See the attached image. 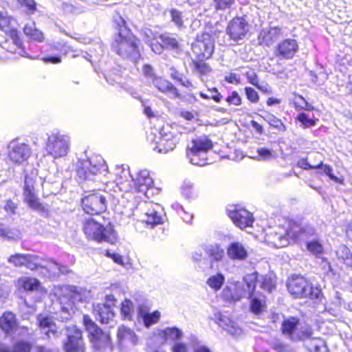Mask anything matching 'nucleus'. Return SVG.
<instances>
[{"label": "nucleus", "mask_w": 352, "mask_h": 352, "mask_svg": "<svg viewBox=\"0 0 352 352\" xmlns=\"http://www.w3.org/2000/svg\"><path fill=\"white\" fill-rule=\"evenodd\" d=\"M32 345L26 341L21 340L16 342L13 347L12 352H30Z\"/></svg>", "instance_id": "obj_55"}, {"label": "nucleus", "mask_w": 352, "mask_h": 352, "mask_svg": "<svg viewBox=\"0 0 352 352\" xmlns=\"http://www.w3.org/2000/svg\"><path fill=\"white\" fill-rule=\"evenodd\" d=\"M256 283L260 284V287L269 292H272V289L275 288V283L273 279L267 275H259L258 274V279Z\"/></svg>", "instance_id": "obj_45"}, {"label": "nucleus", "mask_w": 352, "mask_h": 352, "mask_svg": "<svg viewBox=\"0 0 352 352\" xmlns=\"http://www.w3.org/2000/svg\"><path fill=\"white\" fill-rule=\"evenodd\" d=\"M138 39L125 27L120 28L112 43L113 50L123 58L136 63L140 58Z\"/></svg>", "instance_id": "obj_1"}, {"label": "nucleus", "mask_w": 352, "mask_h": 352, "mask_svg": "<svg viewBox=\"0 0 352 352\" xmlns=\"http://www.w3.org/2000/svg\"><path fill=\"white\" fill-rule=\"evenodd\" d=\"M41 265L38 267L45 269L47 271L49 276H58L60 273H65L64 267L54 261H44L41 258Z\"/></svg>", "instance_id": "obj_35"}, {"label": "nucleus", "mask_w": 352, "mask_h": 352, "mask_svg": "<svg viewBox=\"0 0 352 352\" xmlns=\"http://www.w3.org/2000/svg\"><path fill=\"white\" fill-rule=\"evenodd\" d=\"M204 59L199 60H192L194 70L201 75L209 73L211 70L210 66L203 61Z\"/></svg>", "instance_id": "obj_51"}, {"label": "nucleus", "mask_w": 352, "mask_h": 352, "mask_svg": "<svg viewBox=\"0 0 352 352\" xmlns=\"http://www.w3.org/2000/svg\"><path fill=\"white\" fill-rule=\"evenodd\" d=\"M299 319L295 317H289L285 319L282 323V332L283 335L294 342L303 340L310 338L313 330L310 326L305 325L299 327Z\"/></svg>", "instance_id": "obj_7"}, {"label": "nucleus", "mask_w": 352, "mask_h": 352, "mask_svg": "<svg viewBox=\"0 0 352 352\" xmlns=\"http://www.w3.org/2000/svg\"><path fill=\"white\" fill-rule=\"evenodd\" d=\"M109 195L107 192H96L85 196L81 199L83 210L89 214H98L106 210L107 199Z\"/></svg>", "instance_id": "obj_10"}, {"label": "nucleus", "mask_w": 352, "mask_h": 352, "mask_svg": "<svg viewBox=\"0 0 352 352\" xmlns=\"http://www.w3.org/2000/svg\"><path fill=\"white\" fill-rule=\"evenodd\" d=\"M191 342L192 344L193 352H212V351L206 345H195L199 343L198 338L195 336L191 337Z\"/></svg>", "instance_id": "obj_61"}, {"label": "nucleus", "mask_w": 352, "mask_h": 352, "mask_svg": "<svg viewBox=\"0 0 352 352\" xmlns=\"http://www.w3.org/2000/svg\"><path fill=\"white\" fill-rule=\"evenodd\" d=\"M160 206L151 202H142L138 205L136 212L139 214L138 222L145 223L147 228H152L154 226L163 223L162 213L159 212Z\"/></svg>", "instance_id": "obj_8"}, {"label": "nucleus", "mask_w": 352, "mask_h": 352, "mask_svg": "<svg viewBox=\"0 0 352 352\" xmlns=\"http://www.w3.org/2000/svg\"><path fill=\"white\" fill-rule=\"evenodd\" d=\"M107 170L106 162L100 155L79 159L76 166L77 176L83 180H92L96 175L104 174Z\"/></svg>", "instance_id": "obj_2"}, {"label": "nucleus", "mask_w": 352, "mask_h": 352, "mask_svg": "<svg viewBox=\"0 0 352 352\" xmlns=\"http://www.w3.org/2000/svg\"><path fill=\"white\" fill-rule=\"evenodd\" d=\"M223 295L228 300L238 301L241 298L242 294L234 295L232 288L229 286H226L223 289Z\"/></svg>", "instance_id": "obj_59"}, {"label": "nucleus", "mask_w": 352, "mask_h": 352, "mask_svg": "<svg viewBox=\"0 0 352 352\" xmlns=\"http://www.w3.org/2000/svg\"><path fill=\"white\" fill-rule=\"evenodd\" d=\"M31 154L32 149L28 144L17 140H13L9 144L8 157L14 163L21 164L27 161Z\"/></svg>", "instance_id": "obj_17"}, {"label": "nucleus", "mask_w": 352, "mask_h": 352, "mask_svg": "<svg viewBox=\"0 0 352 352\" xmlns=\"http://www.w3.org/2000/svg\"><path fill=\"white\" fill-rule=\"evenodd\" d=\"M268 238L273 239L272 243L276 248L285 247L289 243L287 238L282 234L271 233Z\"/></svg>", "instance_id": "obj_49"}, {"label": "nucleus", "mask_w": 352, "mask_h": 352, "mask_svg": "<svg viewBox=\"0 0 352 352\" xmlns=\"http://www.w3.org/2000/svg\"><path fill=\"white\" fill-rule=\"evenodd\" d=\"M204 251L212 262L221 261L224 257V250L218 243L204 245Z\"/></svg>", "instance_id": "obj_33"}, {"label": "nucleus", "mask_w": 352, "mask_h": 352, "mask_svg": "<svg viewBox=\"0 0 352 352\" xmlns=\"http://www.w3.org/2000/svg\"><path fill=\"white\" fill-rule=\"evenodd\" d=\"M228 257L234 261H244L248 257V247L241 242L232 241L226 248Z\"/></svg>", "instance_id": "obj_23"}, {"label": "nucleus", "mask_w": 352, "mask_h": 352, "mask_svg": "<svg viewBox=\"0 0 352 352\" xmlns=\"http://www.w3.org/2000/svg\"><path fill=\"white\" fill-rule=\"evenodd\" d=\"M63 330L67 336V339L63 342L65 352H85L82 331L75 325L67 326Z\"/></svg>", "instance_id": "obj_12"}, {"label": "nucleus", "mask_w": 352, "mask_h": 352, "mask_svg": "<svg viewBox=\"0 0 352 352\" xmlns=\"http://www.w3.org/2000/svg\"><path fill=\"white\" fill-rule=\"evenodd\" d=\"M245 94L247 98L253 103H256L259 100V96L256 91H255L253 88L250 87H246L245 88Z\"/></svg>", "instance_id": "obj_63"}, {"label": "nucleus", "mask_w": 352, "mask_h": 352, "mask_svg": "<svg viewBox=\"0 0 352 352\" xmlns=\"http://www.w3.org/2000/svg\"><path fill=\"white\" fill-rule=\"evenodd\" d=\"M297 165L298 167L304 170L316 169L319 168L321 166H322V162L320 161L318 164H310L307 159L302 158L298 160Z\"/></svg>", "instance_id": "obj_57"}, {"label": "nucleus", "mask_w": 352, "mask_h": 352, "mask_svg": "<svg viewBox=\"0 0 352 352\" xmlns=\"http://www.w3.org/2000/svg\"><path fill=\"white\" fill-rule=\"evenodd\" d=\"M36 174V173L32 171L30 175H26L25 177L23 192V201L32 210L38 212H44L45 210V206L40 202L34 188Z\"/></svg>", "instance_id": "obj_9"}, {"label": "nucleus", "mask_w": 352, "mask_h": 352, "mask_svg": "<svg viewBox=\"0 0 352 352\" xmlns=\"http://www.w3.org/2000/svg\"><path fill=\"white\" fill-rule=\"evenodd\" d=\"M157 336L162 340V342L164 343L168 341L179 340L183 336V331L176 327H166L159 330Z\"/></svg>", "instance_id": "obj_31"}, {"label": "nucleus", "mask_w": 352, "mask_h": 352, "mask_svg": "<svg viewBox=\"0 0 352 352\" xmlns=\"http://www.w3.org/2000/svg\"><path fill=\"white\" fill-rule=\"evenodd\" d=\"M93 346L96 350H104L111 348V342L109 333L102 331L100 328L98 331L89 336Z\"/></svg>", "instance_id": "obj_26"}, {"label": "nucleus", "mask_w": 352, "mask_h": 352, "mask_svg": "<svg viewBox=\"0 0 352 352\" xmlns=\"http://www.w3.org/2000/svg\"><path fill=\"white\" fill-rule=\"evenodd\" d=\"M182 195L187 199H191L196 197V190L194 184L189 180H184L181 186Z\"/></svg>", "instance_id": "obj_44"}, {"label": "nucleus", "mask_w": 352, "mask_h": 352, "mask_svg": "<svg viewBox=\"0 0 352 352\" xmlns=\"http://www.w3.org/2000/svg\"><path fill=\"white\" fill-rule=\"evenodd\" d=\"M249 31V24L243 16H236L228 23L226 33L235 42L243 40Z\"/></svg>", "instance_id": "obj_15"}, {"label": "nucleus", "mask_w": 352, "mask_h": 352, "mask_svg": "<svg viewBox=\"0 0 352 352\" xmlns=\"http://www.w3.org/2000/svg\"><path fill=\"white\" fill-rule=\"evenodd\" d=\"M287 286L289 292L294 296V298H312V287L309 285L307 280L302 276H293L289 280Z\"/></svg>", "instance_id": "obj_16"}, {"label": "nucleus", "mask_w": 352, "mask_h": 352, "mask_svg": "<svg viewBox=\"0 0 352 352\" xmlns=\"http://www.w3.org/2000/svg\"><path fill=\"white\" fill-rule=\"evenodd\" d=\"M250 311L255 315L261 314L265 307V296L261 294L254 295L250 298Z\"/></svg>", "instance_id": "obj_38"}, {"label": "nucleus", "mask_w": 352, "mask_h": 352, "mask_svg": "<svg viewBox=\"0 0 352 352\" xmlns=\"http://www.w3.org/2000/svg\"><path fill=\"white\" fill-rule=\"evenodd\" d=\"M83 323L89 336L94 333V332L97 331L98 329H99V327L92 321L90 317L87 315L83 316Z\"/></svg>", "instance_id": "obj_56"}, {"label": "nucleus", "mask_w": 352, "mask_h": 352, "mask_svg": "<svg viewBox=\"0 0 352 352\" xmlns=\"http://www.w3.org/2000/svg\"><path fill=\"white\" fill-rule=\"evenodd\" d=\"M315 228L309 223L303 222L300 218H292L288 221L287 235L295 241L304 240L314 236Z\"/></svg>", "instance_id": "obj_11"}, {"label": "nucleus", "mask_w": 352, "mask_h": 352, "mask_svg": "<svg viewBox=\"0 0 352 352\" xmlns=\"http://www.w3.org/2000/svg\"><path fill=\"white\" fill-rule=\"evenodd\" d=\"M138 316L139 318L142 319L144 326L149 327L152 324L158 322L160 318L161 314L158 311L149 313L148 309L146 307L140 306L138 308Z\"/></svg>", "instance_id": "obj_30"}, {"label": "nucleus", "mask_w": 352, "mask_h": 352, "mask_svg": "<svg viewBox=\"0 0 352 352\" xmlns=\"http://www.w3.org/2000/svg\"><path fill=\"white\" fill-rule=\"evenodd\" d=\"M225 283V276L222 273H217L210 276L206 283L213 290L219 291Z\"/></svg>", "instance_id": "obj_41"}, {"label": "nucleus", "mask_w": 352, "mask_h": 352, "mask_svg": "<svg viewBox=\"0 0 352 352\" xmlns=\"http://www.w3.org/2000/svg\"><path fill=\"white\" fill-rule=\"evenodd\" d=\"M16 326V316L10 311L5 312L0 318V327L6 333L12 332Z\"/></svg>", "instance_id": "obj_32"}, {"label": "nucleus", "mask_w": 352, "mask_h": 352, "mask_svg": "<svg viewBox=\"0 0 352 352\" xmlns=\"http://www.w3.org/2000/svg\"><path fill=\"white\" fill-rule=\"evenodd\" d=\"M36 320L38 326L48 339L59 337L60 333L56 329V325L52 317L47 315L39 314Z\"/></svg>", "instance_id": "obj_25"}, {"label": "nucleus", "mask_w": 352, "mask_h": 352, "mask_svg": "<svg viewBox=\"0 0 352 352\" xmlns=\"http://www.w3.org/2000/svg\"><path fill=\"white\" fill-rule=\"evenodd\" d=\"M217 323L219 327L234 337L240 336L243 333L241 328L237 323L230 320V318L226 315L219 314L218 318H217Z\"/></svg>", "instance_id": "obj_28"}, {"label": "nucleus", "mask_w": 352, "mask_h": 352, "mask_svg": "<svg viewBox=\"0 0 352 352\" xmlns=\"http://www.w3.org/2000/svg\"><path fill=\"white\" fill-rule=\"evenodd\" d=\"M306 247L309 252L318 257H320L324 252L322 241L319 239L307 241L306 242Z\"/></svg>", "instance_id": "obj_40"}, {"label": "nucleus", "mask_w": 352, "mask_h": 352, "mask_svg": "<svg viewBox=\"0 0 352 352\" xmlns=\"http://www.w3.org/2000/svg\"><path fill=\"white\" fill-rule=\"evenodd\" d=\"M203 38H197L192 44V50L198 59H208L214 51L213 41L208 34L203 35Z\"/></svg>", "instance_id": "obj_20"}, {"label": "nucleus", "mask_w": 352, "mask_h": 352, "mask_svg": "<svg viewBox=\"0 0 352 352\" xmlns=\"http://www.w3.org/2000/svg\"><path fill=\"white\" fill-rule=\"evenodd\" d=\"M70 148V138L59 131H53L47 134L45 142V151L47 155L54 158L66 156Z\"/></svg>", "instance_id": "obj_6"}, {"label": "nucleus", "mask_w": 352, "mask_h": 352, "mask_svg": "<svg viewBox=\"0 0 352 352\" xmlns=\"http://www.w3.org/2000/svg\"><path fill=\"white\" fill-rule=\"evenodd\" d=\"M170 14L174 24L179 28H182L184 26L182 12L177 9H171Z\"/></svg>", "instance_id": "obj_53"}, {"label": "nucleus", "mask_w": 352, "mask_h": 352, "mask_svg": "<svg viewBox=\"0 0 352 352\" xmlns=\"http://www.w3.org/2000/svg\"><path fill=\"white\" fill-rule=\"evenodd\" d=\"M305 342V346L309 352H324L322 348H325V342L323 340L313 337L307 338L302 340Z\"/></svg>", "instance_id": "obj_37"}, {"label": "nucleus", "mask_w": 352, "mask_h": 352, "mask_svg": "<svg viewBox=\"0 0 352 352\" xmlns=\"http://www.w3.org/2000/svg\"><path fill=\"white\" fill-rule=\"evenodd\" d=\"M298 51V45L295 39L287 38L280 42L276 48V55L285 59L292 58Z\"/></svg>", "instance_id": "obj_24"}, {"label": "nucleus", "mask_w": 352, "mask_h": 352, "mask_svg": "<svg viewBox=\"0 0 352 352\" xmlns=\"http://www.w3.org/2000/svg\"><path fill=\"white\" fill-rule=\"evenodd\" d=\"M256 158L260 160H271L276 157L272 151L265 147H259L256 150Z\"/></svg>", "instance_id": "obj_52"}, {"label": "nucleus", "mask_w": 352, "mask_h": 352, "mask_svg": "<svg viewBox=\"0 0 352 352\" xmlns=\"http://www.w3.org/2000/svg\"><path fill=\"white\" fill-rule=\"evenodd\" d=\"M229 217L241 229L251 227L254 221L253 215L246 209L239 206H229L227 208Z\"/></svg>", "instance_id": "obj_14"}, {"label": "nucleus", "mask_w": 352, "mask_h": 352, "mask_svg": "<svg viewBox=\"0 0 352 352\" xmlns=\"http://www.w3.org/2000/svg\"><path fill=\"white\" fill-rule=\"evenodd\" d=\"M117 346L121 352H129L138 344L139 339L131 328L122 325L118 327L116 335Z\"/></svg>", "instance_id": "obj_13"}, {"label": "nucleus", "mask_w": 352, "mask_h": 352, "mask_svg": "<svg viewBox=\"0 0 352 352\" xmlns=\"http://www.w3.org/2000/svg\"><path fill=\"white\" fill-rule=\"evenodd\" d=\"M142 72L144 76L151 82L153 81L154 78H156L157 77V76H155L153 67L148 64H146L143 66Z\"/></svg>", "instance_id": "obj_62"}, {"label": "nucleus", "mask_w": 352, "mask_h": 352, "mask_svg": "<svg viewBox=\"0 0 352 352\" xmlns=\"http://www.w3.org/2000/svg\"><path fill=\"white\" fill-rule=\"evenodd\" d=\"M297 120L303 125L304 127H309L315 125V122L309 118L305 113H300L297 116Z\"/></svg>", "instance_id": "obj_64"}, {"label": "nucleus", "mask_w": 352, "mask_h": 352, "mask_svg": "<svg viewBox=\"0 0 352 352\" xmlns=\"http://www.w3.org/2000/svg\"><path fill=\"white\" fill-rule=\"evenodd\" d=\"M204 245L196 249L192 252V260L193 263L201 269L204 268V265L206 264L208 259L204 254Z\"/></svg>", "instance_id": "obj_42"}, {"label": "nucleus", "mask_w": 352, "mask_h": 352, "mask_svg": "<svg viewBox=\"0 0 352 352\" xmlns=\"http://www.w3.org/2000/svg\"><path fill=\"white\" fill-rule=\"evenodd\" d=\"M93 312L96 319L102 324L113 327L116 324L115 312L113 307L106 304L94 305Z\"/></svg>", "instance_id": "obj_21"}, {"label": "nucleus", "mask_w": 352, "mask_h": 352, "mask_svg": "<svg viewBox=\"0 0 352 352\" xmlns=\"http://www.w3.org/2000/svg\"><path fill=\"white\" fill-rule=\"evenodd\" d=\"M226 100L229 104H233L235 106H239L241 104V98L236 91H232L226 98Z\"/></svg>", "instance_id": "obj_60"}, {"label": "nucleus", "mask_w": 352, "mask_h": 352, "mask_svg": "<svg viewBox=\"0 0 352 352\" xmlns=\"http://www.w3.org/2000/svg\"><path fill=\"white\" fill-rule=\"evenodd\" d=\"M21 287L28 291H33L38 288L39 281L34 278L23 277L19 280Z\"/></svg>", "instance_id": "obj_47"}, {"label": "nucleus", "mask_w": 352, "mask_h": 352, "mask_svg": "<svg viewBox=\"0 0 352 352\" xmlns=\"http://www.w3.org/2000/svg\"><path fill=\"white\" fill-rule=\"evenodd\" d=\"M282 35V30L278 27L263 28L258 36L260 44L271 45Z\"/></svg>", "instance_id": "obj_27"}, {"label": "nucleus", "mask_w": 352, "mask_h": 352, "mask_svg": "<svg viewBox=\"0 0 352 352\" xmlns=\"http://www.w3.org/2000/svg\"><path fill=\"white\" fill-rule=\"evenodd\" d=\"M212 141L207 136H200L193 139L187 147L186 155L190 163L197 166L207 164L206 154L212 148Z\"/></svg>", "instance_id": "obj_4"}, {"label": "nucleus", "mask_w": 352, "mask_h": 352, "mask_svg": "<svg viewBox=\"0 0 352 352\" xmlns=\"http://www.w3.org/2000/svg\"><path fill=\"white\" fill-rule=\"evenodd\" d=\"M13 21V19L10 17L7 13L3 12L1 17H0V29L4 32L11 30L10 27L11 26Z\"/></svg>", "instance_id": "obj_54"}, {"label": "nucleus", "mask_w": 352, "mask_h": 352, "mask_svg": "<svg viewBox=\"0 0 352 352\" xmlns=\"http://www.w3.org/2000/svg\"><path fill=\"white\" fill-rule=\"evenodd\" d=\"M24 34L31 40L42 42L44 40V35L42 31L36 28L34 21L27 23L23 28Z\"/></svg>", "instance_id": "obj_34"}, {"label": "nucleus", "mask_w": 352, "mask_h": 352, "mask_svg": "<svg viewBox=\"0 0 352 352\" xmlns=\"http://www.w3.org/2000/svg\"><path fill=\"white\" fill-rule=\"evenodd\" d=\"M265 120L272 127L278 129L279 131H285L286 127L281 120L272 114L267 113L264 117Z\"/></svg>", "instance_id": "obj_48"}, {"label": "nucleus", "mask_w": 352, "mask_h": 352, "mask_svg": "<svg viewBox=\"0 0 352 352\" xmlns=\"http://www.w3.org/2000/svg\"><path fill=\"white\" fill-rule=\"evenodd\" d=\"M133 185L135 190L145 193L153 186V179L148 170H142L135 176L131 175Z\"/></svg>", "instance_id": "obj_22"}, {"label": "nucleus", "mask_w": 352, "mask_h": 352, "mask_svg": "<svg viewBox=\"0 0 352 352\" xmlns=\"http://www.w3.org/2000/svg\"><path fill=\"white\" fill-rule=\"evenodd\" d=\"M338 260L344 264L347 267L352 268V252L344 245H341L336 250Z\"/></svg>", "instance_id": "obj_36"}, {"label": "nucleus", "mask_w": 352, "mask_h": 352, "mask_svg": "<svg viewBox=\"0 0 352 352\" xmlns=\"http://www.w3.org/2000/svg\"><path fill=\"white\" fill-rule=\"evenodd\" d=\"M152 85L163 94H169L173 98H179L181 94L177 89L168 80L161 77H157L153 79Z\"/></svg>", "instance_id": "obj_29"}, {"label": "nucleus", "mask_w": 352, "mask_h": 352, "mask_svg": "<svg viewBox=\"0 0 352 352\" xmlns=\"http://www.w3.org/2000/svg\"><path fill=\"white\" fill-rule=\"evenodd\" d=\"M83 230L87 238L98 242L113 244L117 240L116 232L111 225L104 227L91 218L85 221Z\"/></svg>", "instance_id": "obj_3"}, {"label": "nucleus", "mask_w": 352, "mask_h": 352, "mask_svg": "<svg viewBox=\"0 0 352 352\" xmlns=\"http://www.w3.org/2000/svg\"><path fill=\"white\" fill-rule=\"evenodd\" d=\"M208 91L210 94H206L204 92H199V96L206 100L212 99L216 102H220L223 96L219 92L218 89L216 87H213L212 89H208Z\"/></svg>", "instance_id": "obj_50"}, {"label": "nucleus", "mask_w": 352, "mask_h": 352, "mask_svg": "<svg viewBox=\"0 0 352 352\" xmlns=\"http://www.w3.org/2000/svg\"><path fill=\"white\" fill-rule=\"evenodd\" d=\"M160 39L163 43L164 48L168 50H178L179 48V43L176 37L168 32H165L160 35Z\"/></svg>", "instance_id": "obj_39"}, {"label": "nucleus", "mask_w": 352, "mask_h": 352, "mask_svg": "<svg viewBox=\"0 0 352 352\" xmlns=\"http://www.w3.org/2000/svg\"><path fill=\"white\" fill-rule=\"evenodd\" d=\"M258 279V273L253 272L248 274L243 277V282L245 285L237 283L234 285V295H241V298L248 297L252 298L255 292L256 287V280Z\"/></svg>", "instance_id": "obj_18"}, {"label": "nucleus", "mask_w": 352, "mask_h": 352, "mask_svg": "<svg viewBox=\"0 0 352 352\" xmlns=\"http://www.w3.org/2000/svg\"><path fill=\"white\" fill-rule=\"evenodd\" d=\"M8 263L12 264L14 267H25L27 269L34 270L41 265V258L37 255L30 254H15L8 258Z\"/></svg>", "instance_id": "obj_19"}, {"label": "nucleus", "mask_w": 352, "mask_h": 352, "mask_svg": "<svg viewBox=\"0 0 352 352\" xmlns=\"http://www.w3.org/2000/svg\"><path fill=\"white\" fill-rule=\"evenodd\" d=\"M121 315L125 320H131L134 312V305L131 300L125 299L122 302L120 308Z\"/></svg>", "instance_id": "obj_46"}, {"label": "nucleus", "mask_w": 352, "mask_h": 352, "mask_svg": "<svg viewBox=\"0 0 352 352\" xmlns=\"http://www.w3.org/2000/svg\"><path fill=\"white\" fill-rule=\"evenodd\" d=\"M170 72L171 78L179 82L182 86L188 89L193 87L192 82L183 74L173 67L170 69Z\"/></svg>", "instance_id": "obj_43"}, {"label": "nucleus", "mask_w": 352, "mask_h": 352, "mask_svg": "<svg viewBox=\"0 0 352 352\" xmlns=\"http://www.w3.org/2000/svg\"><path fill=\"white\" fill-rule=\"evenodd\" d=\"M182 127L177 124L163 126L160 134V140L157 142L155 150L160 153H167L173 151L179 143L182 136Z\"/></svg>", "instance_id": "obj_5"}, {"label": "nucleus", "mask_w": 352, "mask_h": 352, "mask_svg": "<svg viewBox=\"0 0 352 352\" xmlns=\"http://www.w3.org/2000/svg\"><path fill=\"white\" fill-rule=\"evenodd\" d=\"M22 7L28 9V14H32L36 10V3L34 0H17Z\"/></svg>", "instance_id": "obj_58"}]
</instances>
